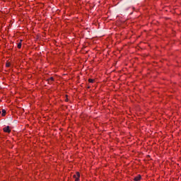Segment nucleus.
<instances>
[{"label":"nucleus","instance_id":"nucleus-6","mask_svg":"<svg viewBox=\"0 0 181 181\" xmlns=\"http://www.w3.org/2000/svg\"><path fill=\"white\" fill-rule=\"evenodd\" d=\"M21 47H22V43L19 42V43L18 44V49H21Z\"/></svg>","mask_w":181,"mask_h":181},{"label":"nucleus","instance_id":"nucleus-4","mask_svg":"<svg viewBox=\"0 0 181 181\" xmlns=\"http://www.w3.org/2000/svg\"><path fill=\"white\" fill-rule=\"evenodd\" d=\"M141 177H141V175H139L138 176H136V177H135L134 178V181H139V180H141Z\"/></svg>","mask_w":181,"mask_h":181},{"label":"nucleus","instance_id":"nucleus-8","mask_svg":"<svg viewBox=\"0 0 181 181\" xmlns=\"http://www.w3.org/2000/svg\"><path fill=\"white\" fill-rule=\"evenodd\" d=\"M11 66V64H6V67H9Z\"/></svg>","mask_w":181,"mask_h":181},{"label":"nucleus","instance_id":"nucleus-7","mask_svg":"<svg viewBox=\"0 0 181 181\" xmlns=\"http://www.w3.org/2000/svg\"><path fill=\"white\" fill-rule=\"evenodd\" d=\"M88 81H89V83H94V79L89 78Z\"/></svg>","mask_w":181,"mask_h":181},{"label":"nucleus","instance_id":"nucleus-2","mask_svg":"<svg viewBox=\"0 0 181 181\" xmlns=\"http://www.w3.org/2000/svg\"><path fill=\"white\" fill-rule=\"evenodd\" d=\"M3 131L4 132H7V134H10V132H11V127L9 126L5 127L4 128H3Z\"/></svg>","mask_w":181,"mask_h":181},{"label":"nucleus","instance_id":"nucleus-10","mask_svg":"<svg viewBox=\"0 0 181 181\" xmlns=\"http://www.w3.org/2000/svg\"><path fill=\"white\" fill-rule=\"evenodd\" d=\"M66 101H68V99H66Z\"/></svg>","mask_w":181,"mask_h":181},{"label":"nucleus","instance_id":"nucleus-1","mask_svg":"<svg viewBox=\"0 0 181 181\" xmlns=\"http://www.w3.org/2000/svg\"><path fill=\"white\" fill-rule=\"evenodd\" d=\"M73 177L75 179V181H79L80 180V173H76V175H73Z\"/></svg>","mask_w":181,"mask_h":181},{"label":"nucleus","instance_id":"nucleus-3","mask_svg":"<svg viewBox=\"0 0 181 181\" xmlns=\"http://www.w3.org/2000/svg\"><path fill=\"white\" fill-rule=\"evenodd\" d=\"M47 81H48L49 84H52V83H53V81H54V78L50 77L49 79H47Z\"/></svg>","mask_w":181,"mask_h":181},{"label":"nucleus","instance_id":"nucleus-5","mask_svg":"<svg viewBox=\"0 0 181 181\" xmlns=\"http://www.w3.org/2000/svg\"><path fill=\"white\" fill-rule=\"evenodd\" d=\"M1 112V117H5V115H6V110H5V109H3Z\"/></svg>","mask_w":181,"mask_h":181},{"label":"nucleus","instance_id":"nucleus-9","mask_svg":"<svg viewBox=\"0 0 181 181\" xmlns=\"http://www.w3.org/2000/svg\"><path fill=\"white\" fill-rule=\"evenodd\" d=\"M2 113V112L0 111V115Z\"/></svg>","mask_w":181,"mask_h":181}]
</instances>
